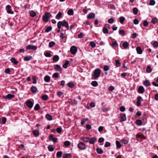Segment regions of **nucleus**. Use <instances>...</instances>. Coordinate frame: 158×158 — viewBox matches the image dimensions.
Listing matches in <instances>:
<instances>
[{"instance_id": "obj_46", "label": "nucleus", "mask_w": 158, "mask_h": 158, "mask_svg": "<svg viewBox=\"0 0 158 158\" xmlns=\"http://www.w3.org/2000/svg\"><path fill=\"white\" fill-rule=\"evenodd\" d=\"M125 19V18L124 17L121 16L119 18V21L121 23L123 24Z\"/></svg>"}, {"instance_id": "obj_4", "label": "nucleus", "mask_w": 158, "mask_h": 158, "mask_svg": "<svg viewBox=\"0 0 158 158\" xmlns=\"http://www.w3.org/2000/svg\"><path fill=\"white\" fill-rule=\"evenodd\" d=\"M77 48L75 46H73L71 48L70 52L72 54H75L77 52Z\"/></svg>"}, {"instance_id": "obj_45", "label": "nucleus", "mask_w": 158, "mask_h": 158, "mask_svg": "<svg viewBox=\"0 0 158 158\" xmlns=\"http://www.w3.org/2000/svg\"><path fill=\"white\" fill-rule=\"evenodd\" d=\"M119 33L122 36H124L125 35L124 31L123 30H119Z\"/></svg>"}, {"instance_id": "obj_25", "label": "nucleus", "mask_w": 158, "mask_h": 158, "mask_svg": "<svg viewBox=\"0 0 158 158\" xmlns=\"http://www.w3.org/2000/svg\"><path fill=\"white\" fill-rule=\"evenodd\" d=\"M69 103L72 105H76L77 104V102L75 100H70L69 101Z\"/></svg>"}, {"instance_id": "obj_9", "label": "nucleus", "mask_w": 158, "mask_h": 158, "mask_svg": "<svg viewBox=\"0 0 158 158\" xmlns=\"http://www.w3.org/2000/svg\"><path fill=\"white\" fill-rule=\"evenodd\" d=\"M62 26L64 27L67 28V30H68L69 28V25L67 22L65 21V20L61 21Z\"/></svg>"}, {"instance_id": "obj_10", "label": "nucleus", "mask_w": 158, "mask_h": 158, "mask_svg": "<svg viewBox=\"0 0 158 158\" xmlns=\"http://www.w3.org/2000/svg\"><path fill=\"white\" fill-rule=\"evenodd\" d=\"M14 97V95L13 94H8L6 96H2L3 98H7L8 99H10Z\"/></svg>"}, {"instance_id": "obj_19", "label": "nucleus", "mask_w": 158, "mask_h": 158, "mask_svg": "<svg viewBox=\"0 0 158 158\" xmlns=\"http://www.w3.org/2000/svg\"><path fill=\"white\" fill-rule=\"evenodd\" d=\"M62 13L61 12H59L56 16V18L57 19H60L62 18Z\"/></svg>"}, {"instance_id": "obj_6", "label": "nucleus", "mask_w": 158, "mask_h": 158, "mask_svg": "<svg viewBox=\"0 0 158 158\" xmlns=\"http://www.w3.org/2000/svg\"><path fill=\"white\" fill-rule=\"evenodd\" d=\"M26 49L27 50L32 49L35 50L37 49V47L32 45H29L27 46Z\"/></svg>"}, {"instance_id": "obj_7", "label": "nucleus", "mask_w": 158, "mask_h": 158, "mask_svg": "<svg viewBox=\"0 0 158 158\" xmlns=\"http://www.w3.org/2000/svg\"><path fill=\"white\" fill-rule=\"evenodd\" d=\"M11 6L9 5H8L6 6V10L7 13L10 14H13L14 11H12L11 9Z\"/></svg>"}, {"instance_id": "obj_1", "label": "nucleus", "mask_w": 158, "mask_h": 158, "mask_svg": "<svg viewBox=\"0 0 158 158\" xmlns=\"http://www.w3.org/2000/svg\"><path fill=\"white\" fill-rule=\"evenodd\" d=\"M52 17V15L48 12H46L43 15L42 19L43 21L46 23L48 22L50 18Z\"/></svg>"}, {"instance_id": "obj_41", "label": "nucleus", "mask_w": 158, "mask_h": 158, "mask_svg": "<svg viewBox=\"0 0 158 158\" xmlns=\"http://www.w3.org/2000/svg\"><path fill=\"white\" fill-rule=\"evenodd\" d=\"M152 71V69L149 66H148L146 69V72L148 73H150Z\"/></svg>"}, {"instance_id": "obj_27", "label": "nucleus", "mask_w": 158, "mask_h": 158, "mask_svg": "<svg viewBox=\"0 0 158 158\" xmlns=\"http://www.w3.org/2000/svg\"><path fill=\"white\" fill-rule=\"evenodd\" d=\"M45 117L48 120L50 121L52 119V116L49 114H47L45 116Z\"/></svg>"}, {"instance_id": "obj_61", "label": "nucleus", "mask_w": 158, "mask_h": 158, "mask_svg": "<svg viewBox=\"0 0 158 158\" xmlns=\"http://www.w3.org/2000/svg\"><path fill=\"white\" fill-rule=\"evenodd\" d=\"M153 45L154 47L157 48L158 47V42L156 41L154 42Z\"/></svg>"}, {"instance_id": "obj_11", "label": "nucleus", "mask_w": 158, "mask_h": 158, "mask_svg": "<svg viewBox=\"0 0 158 158\" xmlns=\"http://www.w3.org/2000/svg\"><path fill=\"white\" fill-rule=\"evenodd\" d=\"M54 69L57 71H61L62 68L60 65L58 64H55L54 65Z\"/></svg>"}, {"instance_id": "obj_15", "label": "nucleus", "mask_w": 158, "mask_h": 158, "mask_svg": "<svg viewBox=\"0 0 158 158\" xmlns=\"http://www.w3.org/2000/svg\"><path fill=\"white\" fill-rule=\"evenodd\" d=\"M144 89L143 87L142 86H139L138 88V91L141 94H143L144 92Z\"/></svg>"}, {"instance_id": "obj_13", "label": "nucleus", "mask_w": 158, "mask_h": 158, "mask_svg": "<svg viewBox=\"0 0 158 158\" xmlns=\"http://www.w3.org/2000/svg\"><path fill=\"white\" fill-rule=\"evenodd\" d=\"M95 16V15L94 13H91L88 15L87 18L88 19H91L94 18Z\"/></svg>"}, {"instance_id": "obj_14", "label": "nucleus", "mask_w": 158, "mask_h": 158, "mask_svg": "<svg viewBox=\"0 0 158 158\" xmlns=\"http://www.w3.org/2000/svg\"><path fill=\"white\" fill-rule=\"evenodd\" d=\"M10 60L12 63H13L15 65H17L19 62L14 57L11 58L10 59Z\"/></svg>"}, {"instance_id": "obj_62", "label": "nucleus", "mask_w": 158, "mask_h": 158, "mask_svg": "<svg viewBox=\"0 0 158 158\" xmlns=\"http://www.w3.org/2000/svg\"><path fill=\"white\" fill-rule=\"evenodd\" d=\"M45 55L47 57H50L51 56L50 53L48 52H46Z\"/></svg>"}, {"instance_id": "obj_37", "label": "nucleus", "mask_w": 158, "mask_h": 158, "mask_svg": "<svg viewBox=\"0 0 158 158\" xmlns=\"http://www.w3.org/2000/svg\"><path fill=\"white\" fill-rule=\"evenodd\" d=\"M68 14L69 15H72L73 14L74 11L72 9H70L68 11Z\"/></svg>"}, {"instance_id": "obj_59", "label": "nucleus", "mask_w": 158, "mask_h": 158, "mask_svg": "<svg viewBox=\"0 0 158 158\" xmlns=\"http://www.w3.org/2000/svg\"><path fill=\"white\" fill-rule=\"evenodd\" d=\"M56 131L58 133H60L62 131L61 128V127H58L56 129Z\"/></svg>"}, {"instance_id": "obj_17", "label": "nucleus", "mask_w": 158, "mask_h": 158, "mask_svg": "<svg viewBox=\"0 0 158 158\" xmlns=\"http://www.w3.org/2000/svg\"><path fill=\"white\" fill-rule=\"evenodd\" d=\"M72 155L71 153H66L63 154V158H71Z\"/></svg>"}, {"instance_id": "obj_29", "label": "nucleus", "mask_w": 158, "mask_h": 158, "mask_svg": "<svg viewBox=\"0 0 158 158\" xmlns=\"http://www.w3.org/2000/svg\"><path fill=\"white\" fill-rule=\"evenodd\" d=\"M62 151H58L56 153V157L57 158H60L62 156Z\"/></svg>"}, {"instance_id": "obj_33", "label": "nucleus", "mask_w": 158, "mask_h": 158, "mask_svg": "<svg viewBox=\"0 0 158 158\" xmlns=\"http://www.w3.org/2000/svg\"><path fill=\"white\" fill-rule=\"evenodd\" d=\"M91 85L94 87H96L98 85L97 82L96 81H93L91 83Z\"/></svg>"}, {"instance_id": "obj_51", "label": "nucleus", "mask_w": 158, "mask_h": 158, "mask_svg": "<svg viewBox=\"0 0 158 158\" xmlns=\"http://www.w3.org/2000/svg\"><path fill=\"white\" fill-rule=\"evenodd\" d=\"M88 118H85L83 119L81 122V124L82 125H83L86 122V121H88Z\"/></svg>"}, {"instance_id": "obj_32", "label": "nucleus", "mask_w": 158, "mask_h": 158, "mask_svg": "<svg viewBox=\"0 0 158 158\" xmlns=\"http://www.w3.org/2000/svg\"><path fill=\"white\" fill-rule=\"evenodd\" d=\"M30 15L31 17H33L36 16V13L33 10H31L30 12Z\"/></svg>"}, {"instance_id": "obj_56", "label": "nucleus", "mask_w": 158, "mask_h": 158, "mask_svg": "<svg viewBox=\"0 0 158 158\" xmlns=\"http://www.w3.org/2000/svg\"><path fill=\"white\" fill-rule=\"evenodd\" d=\"M90 45L92 48H94L96 46L95 44L93 41H91L90 43Z\"/></svg>"}, {"instance_id": "obj_60", "label": "nucleus", "mask_w": 158, "mask_h": 158, "mask_svg": "<svg viewBox=\"0 0 158 158\" xmlns=\"http://www.w3.org/2000/svg\"><path fill=\"white\" fill-rule=\"evenodd\" d=\"M105 140L102 137L99 138L98 140L99 143H102L104 142Z\"/></svg>"}, {"instance_id": "obj_64", "label": "nucleus", "mask_w": 158, "mask_h": 158, "mask_svg": "<svg viewBox=\"0 0 158 158\" xmlns=\"http://www.w3.org/2000/svg\"><path fill=\"white\" fill-rule=\"evenodd\" d=\"M110 146V143L109 142H106L104 145L105 147H108Z\"/></svg>"}, {"instance_id": "obj_44", "label": "nucleus", "mask_w": 158, "mask_h": 158, "mask_svg": "<svg viewBox=\"0 0 158 158\" xmlns=\"http://www.w3.org/2000/svg\"><path fill=\"white\" fill-rule=\"evenodd\" d=\"M89 138H86L82 137L81 139L82 140L85 142H87L89 141Z\"/></svg>"}, {"instance_id": "obj_42", "label": "nucleus", "mask_w": 158, "mask_h": 158, "mask_svg": "<svg viewBox=\"0 0 158 158\" xmlns=\"http://www.w3.org/2000/svg\"><path fill=\"white\" fill-rule=\"evenodd\" d=\"M133 12L135 15H136L138 13V9L135 7L133 8L132 10Z\"/></svg>"}, {"instance_id": "obj_63", "label": "nucleus", "mask_w": 158, "mask_h": 158, "mask_svg": "<svg viewBox=\"0 0 158 158\" xmlns=\"http://www.w3.org/2000/svg\"><path fill=\"white\" fill-rule=\"evenodd\" d=\"M86 129L88 130H89L91 128V125L89 124H87L86 125Z\"/></svg>"}, {"instance_id": "obj_26", "label": "nucleus", "mask_w": 158, "mask_h": 158, "mask_svg": "<svg viewBox=\"0 0 158 158\" xmlns=\"http://www.w3.org/2000/svg\"><path fill=\"white\" fill-rule=\"evenodd\" d=\"M96 150L97 153L99 154H101L103 152V151L101 148H97Z\"/></svg>"}, {"instance_id": "obj_30", "label": "nucleus", "mask_w": 158, "mask_h": 158, "mask_svg": "<svg viewBox=\"0 0 158 158\" xmlns=\"http://www.w3.org/2000/svg\"><path fill=\"white\" fill-rule=\"evenodd\" d=\"M129 44L127 42H124L123 44V47L125 49L127 48Z\"/></svg>"}, {"instance_id": "obj_21", "label": "nucleus", "mask_w": 158, "mask_h": 158, "mask_svg": "<svg viewBox=\"0 0 158 158\" xmlns=\"http://www.w3.org/2000/svg\"><path fill=\"white\" fill-rule=\"evenodd\" d=\"M6 118L4 117H3L0 119V123L2 124H4L6 123Z\"/></svg>"}, {"instance_id": "obj_16", "label": "nucleus", "mask_w": 158, "mask_h": 158, "mask_svg": "<svg viewBox=\"0 0 158 158\" xmlns=\"http://www.w3.org/2000/svg\"><path fill=\"white\" fill-rule=\"evenodd\" d=\"M31 90L33 93H35L37 90V88L35 86H33L31 87Z\"/></svg>"}, {"instance_id": "obj_43", "label": "nucleus", "mask_w": 158, "mask_h": 158, "mask_svg": "<svg viewBox=\"0 0 158 158\" xmlns=\"http://www.w3.org/2000/svg\"><path fill=\"white\" fill-rule=\"evenodd\" d=\"M115 65L117 67H118L120 66L121 65V63L120 62L119 60H115Z\"/></svg>"}, {"instance_id": "obj_18", "label": "nucleus", "mask_w": 158, "mask_h": 158, "mask_svg": "<svg viewBox=\"0 0 158 158\" xmlns=\"http://www.w3.org/2000/svg\"><path fill=\"white\" fill-rule=\"evenodd\" d=\"M136 50L138 54H142L143 51L140 47H137L136 48Z\"/></svg>"}, {"instance_id": "obj_57", "label": "nucleus", "mask_w": 158, "mask_h": 158, "mask_svg": "<svg viewBox=\"0 0 158 158\" xmlns=\"http://www.w3.org/2000/svg\"><path fill=\"white\" fill-rule=\"evenodd\" d=\"M114 20L113 18H110L108 20V23L111 24L113 23L114 22Z\"/></svg>"}, {"instance_id": "obj_36", "label": "nucleus", "mask_w": 158, "mask_h": 158, "mask_svg": "<svg viewBox=\"0 0 158 158\" xmlns=\"http://www.w3.org/2000/svg\"><path fill=\"white\" fill-rule=\"evenodd\" d=\"M135 123L139 126L141 125L142 124V122L141 120L137 119Z\"/></svg>"}, {"instance_id": "obj_35", "label": "nucleus", "mask_w": 158, "mask_h": 158, "mask_svg": "<svg viewBox=\"0 0 158 158\" xmlns=\"http://www.w3.org/2000/svg\"><path fill=\"white\" fill-rule=\"evenodd\" d=\"M69 64V61L68 60H66L63 65V68L66 69L67 68V66Z\"/></svg>"}, {"instance_id": "obj_3", "label": "nucleus", "mask_w": 158, "mask_h": 158, "mask_svg": "<svg viewBox=\"0 0 158 158\" xmlns=\"http://www.w3.org/2000/svg\"><path fill=\"white\" fill-rule=\"evenodd\" d=\"M127 118L126 115L125 113H121L120 114V121L122 122L126 121Z\"/></svg>"}, {"instance_id": "obj_38", "label": "nucleus", "mask_w": 158, "mask_h": 158, "mask_svg": "<svg viewBox=\"0 0 158 158\" xmlns=\"http://www.w3.org/2000/svg\"><path fill=\"white\" fill-rule=\"evenodd\" d=\"M118 45L117 42L115 41L113 42L112 43V46L113 48H115Z\"/></svg>"}, {"instance_id": "obj_23", "label": "nucleus", "mask_w": 158, "mask_h": 158, "mask_svg": "<svg viewBox=\"0 0 158 158\" xmlns=\"http://www.w3.org/2000/svg\"><path fill=\"white\" fill-rule=\"evenodd\" d=\"M33 134L35 137L38 136L39 134V132L37 130H34L32 132Z\"/></svg>"}, {"instance_id": "obj_40", "label": "nucleus", "mask_w": 158, "mask_h": 158, "mask_svg": "<svg viewBox=\"0 0 158 158\" xmlns=\"http://www.w3.org/2000/svg\"><path fill=\"white\" fill-rule=\"evenodd\" d=\"M116 144L117 147L118 148H120L122 146L121 144L120 143V142L118 141H116Z\"/></svg>"}, {"instance_id": "obj_54", "label": "nucleus", "mask_w": 158, "mask_h": 158, "mask_svg": "<svg viewBox=\"0 0 158 158\" xmlns=\"http://www.w3.org/2000/svg\"><path fill=\"white\" fill-rule=\"evenodd\" d=\"M109 67L108 66L105 65L103 67V70L105 71H106L109 70Z\"/></svg>"}, {"instance_id": "obj_47", "label": "nucleus", "mask_w": 158, "mask_h": 158, "mask_svg": "<svg viewBox=\"0 0 158 158\" xmlns=\"http://www.w3.org/2000/svg\"><path fill=\"white\" fill-rule=\"evenodd\" d=\"M102 31L103 33L104 34H107L108 32V29L105 27L103 28Z\"/></svg>"}, {"instance_id": "obj_48", "label": "nucleus", "mask_w": 158, "mask_h": 158, "mask_svg": "<svg viewBox=\"0 0 158 158\" xmlns=\"http://www.w3.org/2000/svg\"><path fill=\"white\" fill-rule=\"evenodd\" d=\"M55 44V43L53 41H51L49 44V46L50 48H52Z\"/></svg>"}, {"instance_id": "obj_28", "label": "nucleus", "mask_w": 158, "mask_h": 158, "mask_svg": "<svg viewBox=\"0 0 158 158\" xmlns=\"http://www.w3.org/2000/svg\"><path fill=\"white\" fill-rule=\"evenodd\" d=\"M44 79L45 82H48L50 81V77L48 76H46L44 77Z\"/></svg>"}, {"instance_id": "obj_20", "label": "nucleus", "mask_w": 158, "mask_h": 158, "mask_svg": "<svg viewBox=\"0 0 158 158\" xmlns=\"http://www.w3.org/2000/svg\"><path fill=\"white\" fill-rule=\"evenodd\" d=\"M151 22L153 24H155L158 23V19L156 17H155L152 19Z\"/></svg>"}, {"instance_id": "obj_31", "label": "nucleus", "mask_w": 158, "mask_h": 158, "mask_svg": "<svg viewBox=\"0 0 158 158\" xmlns=\"http://www.w3.org/2000/svg\"><path fill=\"white\" fill-rule=\"evenodd\" d=\"M53 60L55 61H57L59 59V56L57 55H55L53 57Z\"/></svg>"}, {"instance_id": "obj_12", "label": "nucleus", "mask_w": 158, "mask_h": 158, "mask_svg": "<svg viewBox=\"0 0 158 158\" xmlns=\"http://www.w3.org/2000/svg\"><path fill=\"white\" fill-rule=\"evenodd\" d=\"M97 141V139L95 137L91 138L89 140V143L90 144H94Z\"/></svg>"}, {"instance_id": "obj_58", "label": "nucleus", "mask_w": 158, "mask_h": 158, "mask_svg": "<svg viewBox=\"0 0 158 158\" xmlns=\"http://www.w3.org/2000/svg\"><path fill=\"white\" fill-rule=\"evenodd\" d=\"M119 110L122 112H124L125 110V108L124 106H121L119 107Z\"/></svg>"}, {"instance_id": "obj_39", "label": "nucleus", "mask_w": 158, "mask_h": 158, "mask_svg": "<svg viewBox=\"0 0 158 158\" xmlns=\"http://www.w3.org/2000/svg\"><path fill=\"white\" fill-rule=\"evenodd\" d=\"M40 106L39 104H37L34 107V110H38L40 108Z\"/></svg>"}, {"instance_id": "obj_34", "label": "nucleus", "mask_w": 158, "mask_h": 158, "mask_svg": "<svg viewBox=\"0 0 158 158\" xmlns=\"http://www.w3.org/2000/svg\"><path fill=\"white\" fill-rule=\"evenodd\" d=\"M41 98L44 100L47 101L48 98V97L47 95H44L42 96Z\"/></svg>"}, {"instance_id": "obj_49", "label": "nucleus", "mask_w": 158, "mask_h": 158, "mask_svg": "<svg viewBox=\"0 0 158 158\" xmlns=\"http://www.w3.org/2000/svg\"><path fill=\"white\" fill-rule=\"evenodd\" d=\"M52 27H48L45 30V32H48L52 30Z\"/></svg>"}, {"instance_id": "obj_2", "label": "nucleus", "mask_w": 158, "mask_h": 158, "mask_svg": "<svg viewBox=\"0 0 158 158\" xmlns=\"http://www.w3.org/2000/svg\"><path fill=\"white\" fill-rule=\"evenodd\" d=\"M101 73V70L99 69H96L94 71L92 77L94 79L98 78L100 76Z\"/></svg>"}, {"instance_id": "obj_50", "label": "nucleus", "mask_w": 158, "mask_h": 158, "mask_svg": "<svg viewBox=\"0 0 158 158\" xmlns=\"http://www.w3.org/2000/svg\"><path fill=\"white\" fill-rule=\"evenodd\" d=\"M67 85L70 88H73L74 86V84L73 83L71 82H69L68 84Z\"/></svg>"}, {"instance_id": "obj_53", "label": "nucleus", "mask_w": 158, "mask_h": 158, "mask_svg": "<svg viewBox=\"0 0 158 158\" xmlns=\"http://www.w3.org/2000/svg\"><path fill=\"white\" fill-rule=\"evenodd\" d=\"M48 149L49 151L52 152L54 150V148L51 147V145H50L48 147Z\"/></svg>"}, {"instance_id": "obj_22", "label": "nucleus", "mask_w": 158, "mask_h": 158, "mask_svg": "<svg viewBox=\"0 0 158 158\" xmlns=\"http://www.w3.org/2000/svg\"><path fill=\"white\" fill-rule=\"evenodd\" d=\"M143 85L146 86H149L150 85L151 83L149 81L146 80L145 81H144L143 82Z\"/></svg>"}, {"instance_id": "obj_24", "label": "nucleus", "mask_w": 158, "mask_h": 158, "mask_svg": "<svg viewBox=\"0 0 158 158\" xmlns=\"http://www.w3.org/2000/svg\"><path fill=\"white\" fill-rule=\"evenodd\" d=\"M32 58V56H26L24 57L23 60L24 61H28L31 60Z\"/></svg>"}, {"instance_id": "obj_5", "label": "nucleus", "mask_w": 158, "mask_h": 158, "mask_svg": "<svg viewBox=\"0 0 158 158\" xmlns=\"http://www.w3.org/2000/svg\"><path fill=\"white\" fill-rule=\"evenodd\" d=\"M78 147L81 150H84L85 148V145L84 143L80 142L78 144Z\"/></svg>"}, {"instance_id": "obj_55", "label": "nucleus", "mask_w": 158, "mask_h": 158, "mask_svg": "<svg viewBox=\"0 0 158 158\" xmlns=\"http://www.w3.org/2000/svg\"><path fill=\"white\" fill-rule=\"evenodd\" d=\"M64 145L66 146H68L70 145V142L68 141H66L64 143Z\"/></svg>"}, {"instance_id": "obj_8", "label": "nucleus", "mask_w": 158, "mask_h": 158, "mask_svg": "<svg viewBox=\"0 0 158 158\" xmlns=\"http://www.w3.org/2000/svg\"><path fill=\"white\" fill-rule=\"evenodd\" d=\"M26 104L28 107L31 108L33 106V103L31 101L27 100L26 101Z\"/></svg>"}, {"instance_id": "obj_52", "label": "nucleus", "mask_w": 158, "mask_h": 158, "mask_svg": "<svg viewBox=\"0 0 158 158\" xmlns=\"http://www.w3.org/2000/svg\"><path fill=\"white\" fill-rule=\"evenodd\" d=\"M57 27L58 29H60L62 26L61 21H59L57 23Z\"/></svg>"}]
</instances>
